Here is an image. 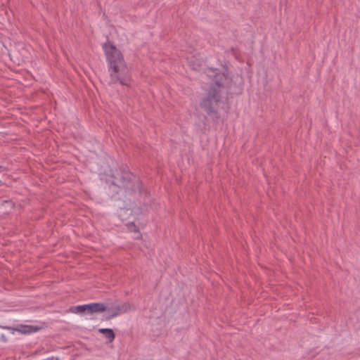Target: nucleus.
<instances>
[{
    "instance_id": "obj_1",
    "label": "nucleus",
    "mask_w": 360,
    "mask_h": 360,
    "mask_svg": "<svg viewBox=\"0 0 360 360\" xmlns=\"http://www.w3.org/2000/svg\"><path fill=\"white\" fill-rule=\"evenodd\" d=\"M102 48L108 65L110 83L128 86L131 75L122 52L108 39Z\"/></svg>"
},
{
    "instance_id": "obj_2",
    "label": "nucleus",
    "mask_w": 360,
    "mask_h": 360,
    "mask_svg": "<svg viewBox=\"0 0 360 360\" xmlns=\"http://www.w3.org/2000/svg\"><path fill=\"white\" fill-rule=\"evenodd\" d=\"M223 87V84L216 80L214 84L211 86L207 97L200 102V107L214 122H217L220 119L218 105L221 100L219 94Z\"/></svg>"
},
{
    "instance_id": "obj_3",
    "label": "nucleus",
    "mask_w": 360,
    "mask_h": 360,
    "mask_svg": "<svg viewBox=\"0 0 360 360\" xmlns=\"http://www.w3.org/2000/svg\"><path fill=\"white\" fill-rule=\"evenodd\" d=\"M112 184L120 188L127 191H133L134 189V176L128 170L116 171L112 176Z\"/></svg>"
},
{
    "instance_id": "obj_4",
    "label": "nucleus",
    "mask_w": 360,
    "mask_h": 360,
    "mask_svg": "<svg viewBox=\"0 0 360 360\" xmlns=\"http://www.w3.org/2000/svg\"><path fill=\"white\" fill-rule=\"evenodd\" d=\"M86 311L89 314L101 313L107 310L105 304L101 302H95L85 304Z\"/></svg>"
},
{
    "instance_id": "obj_5",
    "label": "nucleus",
    "mask_w": 360,
    "mask_h": 360,
    "mask_svg": "<svg viewBox=\"0 0 360 360\" xmlns=\"http://www.w3.org/2000/svg\"><path fill=\"white\" fill-rule=\"evenodd\" d=\"M130 309H131L130 304L128 303H124L120 305L115 306V309L116 310V312H113L112 314H111L110 316H108L106 318V319L110 320V319L120 315V314L126 313V312L129 311L130 310Z\"/></svg>"
},
{
    "instance_id": "obj_6",
    "label": "nucleus",
    "mask_w": 360,
    "mask_h": 360,
    "mask_svg": "<svg viewBox=\"0 0 360 360\" xmlns=\"http://www.w3.org/2000/svg\"><path fill=\"white\" fill-rule=\"evenodd\" d=\"M98 332L103 334L109 342H112L115 338V333L110 328H100Z\"/></svg>"
},
{
    "instance_id": "obj_7",
    "label": "nucleus",
    "mask_w": 360,
    "mask_h": 360,
    "mask_svg": "<svg viewBox=\"0 0 360 360\" xmlns=\"http://www.w3.org/2000/svg\"><path fill=\"white\" fill-rule=\"evenodd\" d=\"M68 311L75 313V314H81L86 311L85 304L78 305V306H72L71 307Z\"/></svg>"
},
{
    "instance_id": "obj_8",
    "label": "nucleus",
    "mask_w": 360,
    "mask_h": 360,
    "mask_svg": "<svg viewBox=\"0 0 360 360\" xmlns=\"http://www.w3.org/2000/svg\"><path fill=\"white\" fill-rule=\"evenodd\" d=\"M20 328L22 329H20V330L22 333H30L32 332V326H27V325H21L20 326Z\"/></svg>"
},
{
    "instance_id": "obj_9",
    "label": "nucleus",
    "mask_w": 360,
    "mask_h": 360,
    "mask_svg": "<svg viewBox=\"0 0 360 360\" xmlns=\"http://www.w3.org/2000/svg\"><path fill=\"white\" fill-rule=\"evenodd\" d=\"M127 226H128L129 227V226H134V231L135 232H138V231H139L138 228L136 227V226L134 224V222H131L130 224H127Z\"/></svg>"
},
{
    "instance_id": "obj_10",
    "label": "nucleus",
    "mask_w": 360,
    "mask_h": 360,
    "mask_svg": "<svg viewBox=\"0 0 360 360\" xmlns=\"http://www.w3.org/2000/svg\"><path fill=\"white\" fill-rule=\"evenodd\" d=\"M108 310L111 311V314H112L113 312H116V310L115 309V307H112Z\"/></svg>"
},
{
    "instance_id": "obj_11",
    "label": "nucleus",
    "mask_w": 360,
    "mask_h": 360,
    "mask_svg": "<svg viewBox=\"0 0 360 360\" xmlns=\"http://www.w3.org/2000/svg\"><path fill=\"white\" fill-rule=\"evenodd\" d=\"M5 202H6V204H9V205H11V201H6Z\"/></svg>"
}]
</instances>
